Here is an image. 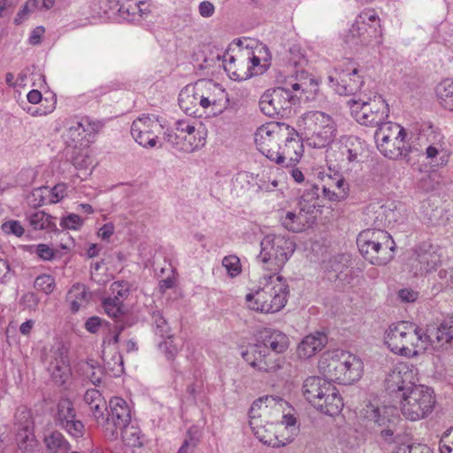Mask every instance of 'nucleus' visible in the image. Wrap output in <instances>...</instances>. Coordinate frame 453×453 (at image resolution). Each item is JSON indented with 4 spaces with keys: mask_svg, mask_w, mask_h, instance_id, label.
<instances>
[{
    "mask_svg": "<svg viewBox=\"0 0 453 453\" xmlns=\"http://www.w3.org/2000/svg\"><path fill=\"white\" fill-rule=\"evenodd\" d=\"M288 344L286 334L277 330L265 329L260 332L257 342L242 353V357L253 368L261 372H273L280 368V365L269 350L275 354L282 353Z\"/></svg>",
    "mask_w": 453,
    "mask_h": 453,
    "instance_id": "f257e3e1",
    "label": "nucleus"
},
{
    "mask_svg": "<svg viewBox=\"0 0 453 453\" xmlns=\"http://www.w3.org/2000/svg\"><path fill=\"white\" fill-rule=\"evenodd\" d=\"M434 339L423 332L417 325L400 321L389 326L386 331L385 342L395 354L412 357L425 351Z\"/></svg>",
    "mask_w": 453,
    "mask_h": 453,
    "instance_id": "f03ea898",
    "label": "nucleus"
},
{
    "mask_svg": "<svg viewBox=\"0 0 453 453\" xmlns=\"http://www.w3.org/2000/svg\"><path fill=\"white\" fill-rule=\"evenodd\" d=\"M363 362L357 356L343 350L326 352L319 362V370L327 381L352 384L363 373Z\"/></svg>",
    "mask_w": 453,
    "mask_h": 453,
    "instance_id": "7ed1b4c3",
    "label": "nucleus"
},
{
    "mask_svg": "<svg viewBox=\"0 0 453 453\" xmlns=\"http://www.w3.org/2000/svg\"><path fill=\"white\" fill-rule=\"evenodd\" d=\"M262 280L264 281H260V284L263 287L246 296L250 309L265 313L280 311L285 306L289 293L288 284L282 277L276 274H265Z\"/></svg>",
    "mask_w": 453,
    "mask_h": 453,
    "instance_id": "20e7f679",
    "label": "nucleus"
},
{
    "mask_svg": "<svg viewBox=\"0 0 453 453\" xmlns=\"http://www.w3.org/2000/svg\"><path fill=\"white\" fill-rule=\"evenodd\" d=\"M297 127L303 132L307 145L315 149L325 148L330 144L337 133L333 118L319 111L303 113L297 120Z\"/></svg>",
    "mask_w": 453,
    "mask_h": 453,
    "instance_id": "39448f33",
    "label": "nucleus"
},
{
    "mask_svg": "<svg viewBox=\"0 0 453 453\" xmlns=\"http://www.w3.org/2000/svg\"><path fill=\"white\" fill-rule=\"evenodd\" d=\"M357 244L360 253L371 264L386 265L394 257L395 243L390 234L380 228L362 231Z\"/></svg>",
    "mask_w": 453,
    "mask_h": 453,
    "instance_id": "423d86ee",
    "label": "nucleus"
},
{
    "mask_svg": "<svg viewBox=\"0 0 453 453\" xmlns=\"http://www.w3.org/2000/svg\"><path fill=\"white\" fill-rule=\"evenodd\" d=\"M261 250L257 260L264 270L276 274L287 263L295 250V243L280 234H267L260 242Z\"/></svg>",
    "mask_w": 453,
    "mask_h": 453,
    "instance_id": "0eeeda50",
    "label": "nucleus"
},
{
    "mask_svg": "<svg viewBox=\"0 0 453 453\" xmlns=\"http://www.w3.org/2000/svg\"><path fill=\"white\" fill-rule=\"evenodd\" d=\"M328 86L340 96H354L363 91L365 71L353 60L338 64L327 77Z\"/></svg>",
    "mask_w": 453,
    "mask_h": 453,
    "instance_id": "6e6552de",
    "label": "nucleus"
},
{
    "mask_svg": "<svg viewBox=\"0 0 453 453\" xmlns=\"http://www.w3.org/2000/svg\"><path fill=\"white\" fill-rule=\"evenodd\" d=\"M397 400L403 415L409 420L416 421L427 417L435 405L434 390L422 384L409 386Z\"/></svg>",
    "mask_w": 453,
    "mask_h": 453,
    "instance_id": "1a4fd4ad",
    "label": "nucleus"
},
{
    "mask_svg": "<svg viewBox=\"0 0 453 453\" xmlns=\"http://www.w3.org/2000/svg\"><path fill=\"white\" fill-rule=\"evenodd\" d=\"M365 151V144L360 138L354 135L343 136L338 143L326 150V157L337 162L339 167L349 169L350 165L361 162Z\"/></svg>",
    "mask_w": 453,
    "mask_h": 453,
    "instance_id": "9d476101",
    "label": "nucleus"
},
{
    "mask_svg": "<svg viewBox=\"0 0 453 453\" xmlns=\"http://www.w3.org/2000/svg\"><path fill=\"white\" fill-rule=\"evenodd\" d=\"M348 104L352 116L361 125L377 126L388 116V105L380 96L369 101L351 99Z\"/></svg>",
    "mask_w": 453,
    "mask_h": 453,
    "instance_id": "9b49d317",
    "label": "nucleus"
},
{
    "mask_svg": "<svg viewBox=\"0 0 453 453\" xmlns=\"http://www.w3.org/2000/svg\"><path fill=\"white\" fill-rule=\"evenodd\" d=\"M296 102L292 91L287 88L276 87L265 90L260 97V111L270 118L284 117L290 112Z\"/></svg>",
    "mask_w": 453,
    "mask_h": 453,
    "instance_id": "f8f14e48",
    "label": "nucleus"
},
{
    "mask_svg": "<svg viewBox=\"0 0 453 453\" xmlns=\"http://www.w3.org/2000/svg\"><path fill=\"white\" fill-rule=\"evenodd\" d=\"M393 409L388 406H380L377 403H367L361 410V417L366 421V426L372 429H380V434L388 442L394 441L395 418H390Z\"/></svg>",
    "mask_w": 453,
    "mask_h": 453,
    "instance_id": "ddd939ff",
    "label": "nucleus"
},
{
    "mask_svg": "<svg viewBox=\"0 0 453 453\" xmlns=\"http://www.w3.org/2000/svg\"><path fill=\"white\" fill-rule=\"evenodd\" d=\"M14 429L19 449L22 453H41V446L34 434L30 411L22 407L15 414Z\"/></svg>",
    "mask_w": 453,
    "mask_h": 453,
    "instance_id": "4468645a",
    "label": "nucleus"
},
{
    "mask_svg": "<svg viewBox=\"0 0 453 453\" xmlns=\"http://www.w3.org/2000/svg\"><path fill=\"white\" fill-rule=\"evenodd\" d=\"M288 134L280 138L279 147L271 152V160L283 166L294 165L299 162L303 153V145L298 133L287 125Z\"/></svg>",
    "mask_w": 453,
    "mask_h": 453,
    "instance_id": "2eb2a0df",
    "label": "nucleus"
},
{
    "mask_svg": "<svg viewBox=\"0 0 453 453\" xmlns=\"http://www.w3.org/2000/svg\"><path fill=\"white\" fill-rule=\"evenodd\" d=\"M164 127L156 115L142 114L133 121L131 134L144 148H154Z\"/></svg>",
    "mask_w": 453,
    "mask_h": 453,
    "instance_id": "dca6fc26",
    "label": "nucleus"
},
{
    "mask_svg": "<svg viewBox=\"0 0 453 453\" xmlns=\"http://www.w3.org/2000/svg\"><path fill=\"white\" fill-rule=\"evenodd\" d=\"M417 374L418 370L413 365L397 364L385 379L386 391L394 400H398L401 393H405L409 386L416 383Z\"/></svg>",
    "mask_w": 453,
    "mask_h": 453,
    "instance_id": "f3484780",
    "label": "nucleus"
},
{
    "mask_svg": "<svg viewBox=\"0 0 453 453\" xmlns=\"http://www.w3.org/2000/svg\"><path fill=\"white\" fill-rule=\"evenodd\" d=\"M287 124L280 122H269L259 127L255 134V143L261 153L271 160V152L279 147L280 138L288 134Z\"/></svg>",
    "mask_w": 453,
    "mask_h": 453,
    "instance_id": "a211bd4d",
    "label": "nucleus"
},
{
    "mask_svg": "<svg viewBox=\"0 0 453 453\" xmlns=\"http://www.w3.org/2000/svg\"><path fill=\"white\" fill-rule=\"evenodd\" d=\"M202 109L212 115L220 114L228 106L226 90L211 80H199Z\"/></svg>",
    "mask_w": 453,
    "mask_h": 453,
    "instance_id": "6ab92c4d",
    "label": "nucleus"
},
{
    "mask_svg": "<svg viewBox=\"0 0 453 453\" xmlns=\"http://www.w3.org/2000/svg\"><path fill=\"white\" fill-rule=\"evenodd\" d=\"M410 262L415 275L431 273L441 263L440 249L429 242H422L414 249Z\"/></svg>",
    "mask_w": 453,
    "mask_h": 453,
    "instance_id": "aec40b11",
    "label": "nucleus"
},
{
    "mask_svg": "<svg viewBox=\"0 0 453 453\" xmlns=\"http://www.w3.org/2000/svg\"><path fill=\"white\" fill-rule=\"evenodd\" d=\"M101 128L98 121H93L88 118H82L74 121L65 134V142L67 148L85 149L90 143V137Z\"/></svg>",
    "mask_w": 453,
    "mask_h": 453,
    "instance_id": "412c9836",
    "label": "nucleus"
},
{
    "mask_svg": "<svg viewBox=\"0 0 453 453\" xmlns=\"http://www.w3.org/2000/svg\"><path fill=\"white\" fill-rule=\"evenodd\" d=\"M55 422L71 436L81 438L84 434L83 423L76 418V411L73 402L68 398H61L57 405Z\"/></svg>",
    "mask_w": 453,
    "mask_h": 453,
    "instance_id": "4be33fe9",
    "label": "nucleus"
},
{
    "mask_svg": "<svg viewBox=\"0 0 453 453\" xmlns=\"http://www.w3.org/2000/svg\"><path fill=\"white\" fill-rule=\"evenodd\" d=\"M110 411L105 416V422H99L111 436L118 435V430L125 427L131 421V411L127 403L121 397H112L109 402Z\"/></svg>",
    "mask_w": 453,
    "mask_h": 453,
    "instance_id": "5701e85b",
    "label": "nucleus"
},
{
    "mask_svg": "<svg viewBox=\"0 0 453 453\" xmlns=\"http://www.w3.org/2000/svg\"><path fill=\"white\" fill-rule=\"evenodd\" d=\"M47 370L56 384L63 385L70 376L67 350L61 344L53 346L46 355Z\"/></svg>",
    "mask_w": 453,
    "mask_h": 453,
    "instance_id": "b1692460",
    "label": "nucleus"
},
{
    "mask_svg": "<svg viewBox=\"0 0 453 453\" xmlns=\"http://www.w3.org/2000/svg\"><path fill=\"white\" fill-rule=\"evenodd\" d=\"M104 13L109 17L117 15L127 21H138L150 12L149 2H102Z\"/></svg>",
    "mask_w": 453,
    "mask_h": 453,
    "instance_id": "393cba45",
    "label": "nucleus"
},
{
    "mask_svg": "<svg viewBox=\"0 0 453 453\" xmlns=\"http://www.w3.org/2000/svg\"><path fill=\"white\" fill-rule=\"evenodd\" d=\"M329 173H319L321 189L325 198L329 201L340 202L347 198L349 195V183L338 172Z\"/></svg>",
    "mask_w": 453,
    "mask_h": 453,
    "instance_id": "a878e982",
    "label": "nucleus"
},
{
    "mask_svg": "<svg viewBox=\"0 0 453 453\" xmlns=\"http://www.w3.org/2000/svg\"><path fill=\"white\" fill-rule=\"evenodd\" d=\"M346 42L351 45L369 46L382 43V31L380 26H369L355 22L349 30Z\"/></svg>",
    "mask_w": 453,
    "mask_h": 453,
    "instance_id": "bb28decb",
    "label": "nucleus"
},
{
    "mask_svg": "<svg viewBox=\"0 0 453 453\" xmlns=\"http://www.w3.org/2000/svg\"><path fill=\"white\" fill-rule=\"evenodd\" d=\"M366 214H372L370 219L378 227L403 221V216L394 202L383 205L370 204L366 208Z\"/></svg>",
    "mask_w": 453,
    "mask_h": 453,
    "instance_id": "cd10ccee",
    "label": "nucleus"
},
{
    "mask_svg": "<svg viewBox=\"0 0 453 453\" xmlns=\"http://www.w3.org/2000/svg\"><path fill=\"white\" fill-rule=\"evenodd\" d=\"M250 426L255 436L264 444L273 448H280L291 442L290 438H286L284 441L279 439L275 431L277 424L273 422H267L265 425H262V420L254 419L250 421Z\"/></svg>",
    "mask_w": 453,
    "mask_h": 453,
    "instance_id": "c85d7f7f",
    "label": "nucleus"
},
{
    "mask_svg": "<svg viewBox=\"0 0 453 453\" xmlns=\"http://www.w3.org/2000/svg\"><path fill=\"white\" fill-rule=\"evenodd\" d=\"M315 215L303 211L298 206V211H288L280 218V223L284 228L293 233H301L309 228L315 220Z\"/></svg>",
    "mask_w": 453,
    "mask_h": 453,
    "instance_id": "c756f323",
    "label": "nucleus"
},
{
    "mask_svg": "<svg viewBox=\"0 0 453 453\" xmlns=\"http://www.w3.org/2000/svg\"><path fill=\"white\" fill-rule=\"evenodd\" d=\"M178 102L180 107L188 115H196L198 111V108H202L199 81L194 84H188L184 87L179 94Z\"/></svg>",
    "mask_w": 453,
    "mask_h": 453,
    "instance_id": "7c9ffc66",
    "label": "nucleus"
},
{
    "mask_svg": "<svg viewBox=\"0 0 453 453\" xmlns=\"http://www.w3.org/2000/svg\"><path fill=\"white\" fill-rule=\"evenodd\" d=\"M314 407L328 416L339 414L343 407L342 398L337 388L333 385L327 388L326 393L315 403Z\"/></svg>",
    "mask_w": 453,
    "mask_h": 453,
    "instance_id": "2f4dec72",
    "label": "nucleus"
},
{
    "mask_svg": "<svg viewBox=\"0 0 453 453\" xmlns=\"http://www.w3.org/2000/svg\"><path fill=\"white\" fill-rule=\"evenodd\" d=\"M331 386L333 384L327 381L326 378L311 376L304 380L303 394L305 399L314 406L321 399L323 394L326 393L327 388Z\"/></svg>",
    "mask_w": 453,
    "mask_h": 453,
    "instance_id": "473e14b6",
    "label": "nucleus"
},
{
    "mask_svg": "<svg viewBox=\"0 0 453 453\" xmlns=\"http://www.w3.org/2000/svg\"><path fill=\"white\" fill-rule=\"evenodd\" d=\"M422 220L430 225H439L444 222V208L439 205L436 197H429L423 201L420 206Z\"/></svg>",
    "mask_w": 453,
    "mask_h": 453,
    "instance_id": "72a5a7b5",
    "label": "nucleus"
},
{
    "mask_svg": "<svg viewBox=\"0 0 453 453\" xmlns=\"http://www.w3.org/2000/svg\"><path fill=\"white\" fill-rule=\"evenodd\" d=\"M91 298L90 293L87 287L81 283H75L72 286L66 295V301L70 305L73 312L79 311L81 308H85Z\"/></svg>",
    "mask_w": 453,
    "mask_h": 453,
    "instance_id": "f704fd0d",
    "label": "nucleus"
},
{
    "mask_svg": "<svg viewBox=\"0 0 453 453\" xmlns=\"http://www.w3.org/2000/svg\"><path fill=\"white\" fill-rule=\"evenodd\" d=\"M326 342V337L321 333L309 334L298 345V355L301 358H309L317 351L321 350Z\"/></svg>",
    "mask_w": 453,
    "mask_h": 453,
    "instance_id": "c9c22d12",
    "label": "nucleus"
},
{
    "mask_svg": "<svg viewBox=\"0 0 453 453\" xmlns=\"http://www.w3.org/2000/svg\"><path fill=\"white\" fill-rule=\"evenodd\" d=\"M376 127H378V129L375 131L374 139L377 145L390 139L394 140L395 138L407 135L405 129L396 123L382 121V124H379Z\"/></svg>",
    "mask_w": 453,
    "mask_h": 453,
    "instance_id": "e433bc0d",
    "label": "nucleus"
},
{
    "mask_svg": "<svg viewBox=\"0 0 453 453\" xmlns=\"http://www.w3.org/2000/svg\"><path fill=\"white\" fill-rule=\"evenodd\" d=\"M320 189L321 188L316 184L308 185L301 196L298 206L302 207L303 211H307L308 212L314 215L315 209L322 206L319 203Z\"/></svg>",
    "mask_w": 453,
    "mask_h": 453,
    "instance_id": "4c0bfd02",
    "label": "nucleus"
},
{
    "mask_svg": "<svg viewBox=\"0 0 453 453\" xmlns=\"http://www.w3.org/2000/svg\"><path fill=\"white\" fill-rule=\"evenodd\" d=\"M405 137L406 136H401L394 140L390 139L389 141L381 142L380 145H377V147L385 157L390 159H397L407 154Z\"/></svg>",
    "mask_w": 453,
    "mask_h": 453,
    "instance_id": "58836bf2",
    "label": "nucleus"
},
{
    "mask_svg": "<svg viewBox=\"0 0 453 453\" xmlns=\"http://www.w3.org/2000/svg\"><path fill=\"white\" fill-rule=\"evenodd\" d=\"M430 335L434 339V342H431V346L434 348L442 347L444 344L450 342L453 340V315L443 320Z\"/></svg>",
    "mask_w": 453,
    "mask_h": 453,
    "instance_id": "ea45409f",
    "label": "nucleus"
},
{
    "mask_svg": "<svg viewBox=\"0 0 453 453\" xmlns=\"http://www.w3.org/2000/svg\"><path fill=\"white\" fill-rule=\"evenodd\" d=\"M44 443L50 453H68L71 449L70 442L58 431L45 435Z\"/></svg>",
    "mask_w": 453,
    "mask_h": 453,
    "instance_id": "a19ab883",
    "label": "nucleus"
},
{
    "mask_svg": "<svg viewBox=\"0 0 453 453\" xmlns=\"http://www.w3.org/2000/svg\"><path fill=\"white\" fill-rule=\"evenodd\" d=\"M29 225L35 230L45 229L49 232L57 231V225L54 222V218L45 213L42 211L32 212L27 216Z\"/></svg>",
    "mask_w": 453,
    "mask_h": 453,
    "instance_id": "79ce46f5",
    "label": "nucleus"
},
{
    "mask_svg": "<svg viewBox=\"0 0 453 453\" xmlns=\"http://www.w3.org/2000/svg\"><path fill=\"white\" fill-rule=\"evenodd\" d=\"M280 398L277 399L273 395H265L264 397H260L253 402L249 416L250 421L261 420L260 418L263 414H266L268 412V408L276 404L278 402H281Z\"/></svg>",
    "mask_w": 453,
    "mask_h": 453,
    "instance_id": "37998d69",
    "label": "nucleus"
},
{
    "mask_svg": "<svg viewBox=\"0 0 453 453\" xmlns=\"http://www.w3.org/2000/svg\"><path fill=\"white\" fill-rule=\"evenodd\" d=\"M436 96L444 109L453 111V80L441 82L436 88Z\"/></svg>",
    "mask_w": 453,
    "mask_h": 453,
    "instance_id": "c03bdc74",
    "label": "nucleus"
},
{
    "mask_svg": "<svg viewBox=\"0 0 453 453\" xmlns=\"http://www.w3.org/2000/svg\"><path fill=\"white\" fill-rule=\"evenodd\" d=\"M426 158L432 166H442L448 163L449 157L440 142L433 143L426 149Z\"/></svg>",
    "mask_w": 453,
    "mask_h": 453,
    "instance_id": "a18cd8bd",
    "label": "nucleus"
},
{
    "mask_svg": "<svg viewBox=\"0 0 453 453\" xmlns=\"http://www.w3.org/2000/svg\"><path fill=\"white\" fill-rule=\"evenodd\" d=\"M165 140L178 150L188 152L193 150L191 140L187 141V135H181L173 129H167Z\"/></svg>",
    "mask_w": 453,
    "mask_h": 453,
    "instance_id": "49530a36",
    "label": "nucleus"
},
{
    "mask_svg": "<svg viewBox=\"0 0 453 453\" xmlns=\"http://www.w3.org/2000/svg\"><path fill=\"white\" fill-rule=\"evenodd\" d=\"M81 370L84 376L95 386H98L102 382L104 369L93 360L83 364Z\"/></svg>",
    "mask_w": 453,
    "mask_h": 453,
    "instance_id": "de8ad7c7",
    "label": "nucleus"
},
{
    "mask_svg": "<svg viewBox=\"0 0 453 453\" xmlns=\"http://www.w3.org/2000/svg\"><path fill=\"white\" fill-rule=\"evenodd\" d=\"M121 437L123 441L130 447H140L142 442L141 441V431L138 427L130 425H126L125 427H120Z\"/></svg>",
    "mask_w": 453,
    "mask_h": 453,
    "instance_id": "09e8293b",
    "label": "nucleus"
},
{
    "mask_svg": "<svg viewBox=\"0 0 453 453\" xmlns=\"http://www.w3.org/2000/svg\"><path fill=\"white\" fill-rule=\"evenodd\" d=\"M152 325L156 334L162 338L168 336L171 334V327L167 320L164 318L163 314L159 311H155L151 314Z\"/></svg>",
    "mask_w": 453,
    "mask_h": 453,
    "instance_id": "8fccbe9b",
    "label": "nucleus"
},
{
    "mask_svg": "<svg viewBox=\"0 0 453 453\" xmlns=\"http://www.w3.org/2000/svg\"><path fill=\"white\" fill-rule=\"evenodd\" d=\"M54 6V2H27L24 8L17 14L14 22L20 24L27 14L35 9L39 11H48Z\"/></svg>",
    "mask_w": 453,
    "mask_h": 453,
    "instance_id": "3c124183",
    "label": "nucleus"
},
{
    "mask_svg": "<svg viewBox=\"0 0 453 453\" xmlns=\"http://www.w3.org/2000/svg\"><path fill=\"white\" fill-rule=\"evenodd\" d=\"M103 308L105 313L113 319H118L124 314L123 303L111 296L104 299Z\"/></svg>",
    "mask_w": 453,
    "mask_h": 453,
    "instance_id": "603ef678",
    "label": "nucleus"
},
{
    "mask_svg": "<svg viewBox=\"0 0 453 453\" xmlns=\"http://www.w3.org/2000/svg\"><path fill=\"white\" fill-rule=\"evenodd\" d=\"M110 291L111 297L123 303L130 294V283L127 280L114 281L111 284Z\"/></svg>",
    "mask_w": 453,
    "mask_h": 453,
    "instance_id": "864d4df0",
    "label": "nucleus"
},
{
    "mask_svg": "<svg viewBox=\"0 0 453 453\" xmlns=\"http://www.w3.org/2000/svg\"><path fill=\"white\" fill-rule=\"evenodd\" d=\"M204 62L208 66L218 65L219 66H223L227 73H231L232 65L234 64L235 58L234 56H229L228 58H226L225 54L221 55L219 52H217V54L212 56L211 58H205Z\"/></svg>",
    "mask_w": 453,
    "mask_h": 453,
    "instance_id": "5fc2aeb1",
    "label": "nucleus"
},
{
    "mask_svg": "<svg viewBox=\"0 0 453 453\" xmlns=\"http://www.w3.org/2000/svg\"><path fill=\"white\" fill-rule=\"evenodd\" d=\"M104 369L106 371L112 372L114 376H119L123 372V359L120 354L115 353L111 360H107L105 357V352L104 351Z\"/></svg>",
    "mask_w": 453,
    "mask_h": 453,
    "instance_id": "6e6d98bb",
    "label": "nucleus"
},
{
    "mask_svg": "<svg viewBox=\"0 0 453 453\" xmlns=\"http://www.w3.org/2000/svg\"><path fill=\"white\" fill-rule=\"evenodd\" d=\"M31 253H35L43 261H52L58 252L48 244L40 243L31 247Z\"/></svg>",
    "mask_w": 453,
    "mask_h": 453,
    "instance_id": "4d7b16f0",
    "label": "nucleus"
},
{
    "mask_svg": "<svg viewBox=\"0 0 453 453\" xmlns=\"http://www.w3.org/2000/svg\"><path fill=\"white\" fill-rule=\"evenodd\" d=\"M35 288L49 295L55 288V280L49 274L39 275L35 280Z\"/></svg>",
    "mask_w": 453,
    "mask_h": 453,
    "instance_id": "13d9d810",
    "label": "nucleus"
},
{
    "mask_svg": "<svg viewBox=\"0 0 453 453\" xmlns=\"http://www.w3.org/2000/svg\"><path fill=\"white\" fill-rule=\"evenodd\" d=\"M89 408L90 411L92 413V416L97 422H105V414L104 411H107V403L104 398H102L101 401L92 403H86Z\"/></svg>",
    "mask_w": 453,
    "mask_h": 453,
    "instance_id": "bf43d9fd",
    "label": "nucleus"
},
{
    "mask_svg": "<svg viewBox=\"0 0 453 453\" xmlns=\"http://www.w3.org/2000/svg\"><path fill=\"white\" fill-rule=\"evenodd\" d=\"M164 342L158 344L159 349L165 354L168 360H173L179 351V348L174 344L173 334L165 336Z\"/></svg>",
    "mask_w": 453,
    "mask_h": 453,
    "instance_id": "052dcab7",
    "label": "nucleus"
},
{
    "mask_svg": "<svg viewBox=\"0 0 453 453\" xmlns=\"http://www.w3.org/2000/svg\"><path fill=\"white\" fill-rule=\"evenodd\" d=\"M362 25L380 26V19L375 10H364L357 18L356 21Z\"/></svg>",
    "mask_w": 453,
    "mask_h": 453,
    "instance_id": "680f3d73",
    "label": "nucleus"
},
{
    "mask_svg": "<svg viewBox=\"0 0 453 453\" xmlns=\"http://www.w3.org/2000/svg\"><path fill=\"white\" fill-rule=\"evenodd\" d=\"M222 265L226 268L228 274L232 277L238 275L241 273L240 259L234 255H229L223 258Z\"/></svg>",
    "mask_w": 453,
    "mask_h": 453,
    "instance_id": "e2e57ef3",
    "label": "nucleus"
},
{
    "mask_svg": "<svg viewBox=\"0 0 453 453\" xmlns=\"http://www.w3.org/2000/svg\"><path fill=\"white\" fill-rule=\"evenodd\" d=\"M75 155L72 156L73 165L78 169H86L92 165V159L84 149H77Z\"/></svg>",
    "mask_w": 453,
    "mask_h": 453,
    "instance_id": "0e129e2a",
    "label": "nucleus"
},
{
    "mask_svg": "<svg viewBox=\"0 0 453 453\" xmlns=\"http://www.w3.org/2000/svg\"><path fill=\"white\" fill-rule=\"evenodd\" d=\"M125 329V326L123 324H114L112 327L110 328V333L104 339V345H107V347H111L116 345L119 342V336L122 331Z\"/></svg>",
    "mask_w": 453,
    "mask_h": 453,
    "instance_id": "69168bd1",
    "label": "nucleus"
},
{
    "mask_svg": "<svg viewBox=\"0 0 453 453\" xmlns=\"http://www.w3.org/2000/svg\"><path fill=\"white\" fill-rule=\"evenodd\" d=\"M440 453H453V427L446 430L439 442Z\"/></svg>",
    "mask_w": 453,
    "mask_h": 453,
    "instance_id": "338daca9",
    "label": "nucleus"
},
{
    "mask_svg": "<svg viewBox=\"0 0 453 453\" xmlns=\"http://www.w3.org/2000/svg\"><path fill=\"white\" fill-rule=\"evenodd\" d=\"M66 194V186L64 183L55 185L51 189H49L48 203H57L62 200Z\"/></svg>",
    "mask_w": 453,
    "mask_h": 453,
    "instance_id": "774afa93",
    "label": "nucleus"
}]
</instances>
